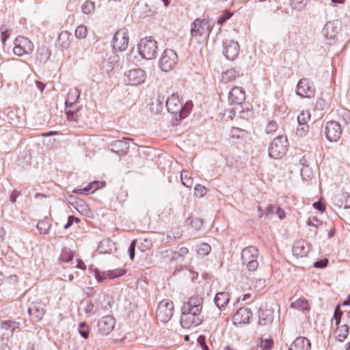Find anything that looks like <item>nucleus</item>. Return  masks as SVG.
<instances>
[{
    "label": "nucleus",
    "instance_id": "obj_7",
    "mask_svg": "<svg viewBox=\"0 0 350 350\" xmlns=\"http://www.w3.org/2000/svg\"><path fill=\"white\" fill-rule=\"evenodd\" d=\"M288 142L287 138L282 135L276 137L269 144L268 152L270 157L278 159L287 152Z\"/></svg>",
    "mask_w": 350,
    "mask_h": 350
},
{
    "label": "nucleus",
    "instance_id": "obj_27",
    "mask_svg": "<svg viewBox=\"0 0 350 350\" xmlns=\"http://www.w3.org/2000/svg\"><path fill=\"white\" fill-rule=\"evenodd\" d=\"M51 51L46 45H42L38 49L36 53V61L39 64H45L51 57Z\"/></svg>",
    "mask_w": 350,
    "mask_h": 350
},
{
    "label": "nucleus",
    "instance_id": "obj_53",
    "mask_svg": "<svg viewBox=\"0 0 350 350\" xmlns=\"http://www.w3.org/2000/svg\"><path fill=\"white\" fill-rule=\"evenodd\" d=\"M291 5L293 9L300 10L305 6L304 0H291Z\"/></svg>",
    "mask_w": 350,
    "mask_h": 350
},
{
    "label": "nucleus",
    "instance_id": "obj_6",
    "mask_svg": "<svg viewBox=\"0 0 350 350\" xmlns=\"http://www.w3.org/2000/svg\"><path fill=\"white\" fill-rule=\"evenodd\" d=\"M211 31L208 21L205 19L197 18L195 20L191 29V35L198 42L204 40Z\"/></svg>",
    "mask_w": 350,
    "mask_h": 350
},
{
    "label": "nucleus",
    "instance_id": "obj_47",
    "mask_svg": "<svg viewBox=\"0 0 350 350\" xmlns=\"http://www.w3.org/2000/svg\"><path fill=\"white\" fill-rule=\"evenodd\" d=\"M310 119V113L309 111H302L297 117V122L299 124H307V122Z\"/></svg>",
    "mask_w": 350,
    "mask_h": 350
},
{
    "label": "nucleus",
    "instance_id": "obj_43",
    "mask_svg": "<svg viewBox=\"0 0 350 350\" xmlns=\"http://www.w3.org/2000/svg\"><path fill=\"white\" fill-rule=\"evenodd\" d=\"M94 3L91 1H86L81 7L82 12L84 14H88L94 10Z\"/></svg>",
    "mask_w": 350,
    "mask_h": 350
},
{
    "label": "nucleus",
    "instance_id": "obj_41",
    "mask_svg": "<svg viewBox=\"0 0 350 350\" xmlns=\"http://www.w3.org/2000/svg\"><path fill=\"white\" fill-rule=\"evenodd\" d=\"M313 172L309 167H302L301 169V176L303 180L307 181L313 177Z\"/></svg>",
    "mask_w": 350,
    "mask_h": 350
},
{
    "label": "nucleus",
    "instance_id": "obj_49",
    "mask_svg": "<svg viewBox=\"0 0 350 350\" xmlns=\"http://www.w3.org/2000/svg\"><path fill=\"white\" fill-rule=\"evenodd\" d=\"M343 314V312L340 309V306L338 305L334 310V319L335 320V325L338 326L341 321V317Z\"/></svg>",
    "mask_w": 350,
    "mask_h": 350
},
{
    "label": "nucleus",
    "instance_id": "obj_19",
    "mask_svg": "<svg viewBox=\"0 0 350 350\" xmlns=\"http://www.w3.org/2000/svg\"><path fill=\"white\" fill-rule=\"evenodd\" d=\"M332 202L335 206L345 209L350 208V194L342 191L336 194L332 198Z\"/></svg>",
    "mask_w": 350,
    "mask_h": 350
},
{
    "label": "nucleus",
    "instance_id": "obj_38",
    "mask_svg": "<svg viewBox=\"0 0 350 350\" xmlns=\"http://www.w3.org/2000/svg\"><path fill=\"white\" fill-rule=\"evenodd\" d=\"M237 71L234 68H230L223 72L221 76L222 81L228 83L234 80L237 77Z\"/></svg>",
    "mask_w": 350,
    "mask_h": 350
},
{
    "label": "nucleus",
    "instance_id": "obj_32",
    "mask_svg": "<svg viewBox=\"0 0 350 350\" xmlns=\"http://www.w3.org/2000/svg\"><path fill=\"white\" fill-rule=\"evenodd\" d=\"M291 308L301 310L303 312H308L310 310L308 300L304 298H299L292 302Z\"/></svg>",
    "mask_w": 350,
    "mask_h": 350
},
{
    "label": "nucleus",
    "instance_id": "obj_33",
    "mask_svg": "<svg viewBox=\"0 0 350 350\" xmlns=\"http://www.w3.org/2000/svg\"><path fill=\"white\" fill-rule=\"evenodd\" d=\"M118 62V57L117 55H113L103 62L102 70L107 73L110 72L114 69Z\"/></svg>",
    "mask_w": 350,
    "mask_h": 350
},
{
    "label": "nucleus",
    "instance_id": "obj_59",
    "mask_svg": "<svg viewBox=\"0 0 350 350\" xmlns=\"http://www.w3.org/2000/svg\"><path fill=\"white\" fill-rule=\"evenodd\" d=\"M328 259L323 258L314 262V267L317 269H323L327 266Z\"/></svg>",
    "mask_w": 350,
    "mask_h": 350
},
{
    "label": "nucleus",
    "instance_id": "obj_37",
    "mask_svg": "<svg viewBox=\"0 0 350 350\" xmlns=\"http://www.w3.org/2000/svg\"><path fill=\"white\" fill-rule=\"evenodd\" d=\"M51 226V224H50L49 219H45L44 220L40 221L38 223L36 228L40 234H46L49 232Z\"/></svg>",
    "mask_w": 350,
    "mask_h": 350
},
{
    "label": "nucleus",
    "instance_id": "obj_57",
    "mask_svg": "<svg viewBox=\"0 0 350 350\" xmlns=\"http://www.w3.org/2000/svg\"><path fill=\"white\" fill-rule=\"evenodd\" d=\"M79 221L80 219L78 217H75L74 215H70L68 216L67 222L64 225V229L67 230L73 224L74 222L79 223Z\"/></svg>",
    "mask_w": 350,
    "mask_h": 350
},
{
    "label": "nucleus",
    "instance_id": "obj_16",
    "mask_svg": "<svg viewBox=\"0 0 350 350\" xmlns=\"http://www.w3.org/2000/svg\"><path fill=\"white\" fill-rule=\"evenodd\" d=\"M94 276L98 282H103L107 279H113L124 274L122 269H115L108 271H100L98 269L94 270Z\"/></svg>",
    "mask_w": 350,
    "mask_h": 350
},
{
    "label": "nucleus",
    "instance_id": "obj_4",
    "mask_svg": "<svg viewBox=\"0 0 350 350\" xmlns=\"http://www.w3.org/2000/svg\"><path fill=\"white\" fill-rule=\"evenodd\" d=\"M139 55L148 60L154 59L157 55L158 43L152 37L142 38L137 44Z\"/></svg>",
    "mask_w": 350,
    "mask_h": 350
},
{
    "label": "nucleus",
    "instance_id": "obj_18",
    "mask_svg": "<svg viewBox=\"0 0 350 350\" xmlns=\"http://www.w3.org/2000/svg\"><path fill=\"white\" fill-rule=\"evenodd\" d=\"M234 324H246L250 322L252 318V312L250 308H241L233 315Z\"/></svg>",
    "mask_w": 350,
    "mask_h": 350
},
{
    "label": "nucleus",
    "instance_id": "obj_9",
    "mask_svg": "<svg viewBox=\"0 0 350 350\" xmlns=\"http://www.w3.org/2000/svg\"><path fill=\"white\" fill-rule=\"evenodd\" d=\"M178 61L176 53L172 49H165L160 57L159 67L163 72L174 69Z\"/></svg>",
    "mask_w": 350,
    "mask_h": 350
},
{
    "label": "nucleus",
    "instance_id": "obj_22",
    "mask_svg": "<svg viewBox=\"0 0 350 350\" xmlns=\"http://www.w3.org/2000/svg\"><path fill=\"white\" fill-rule=\"evenodd\" d=\"M274 319V310L273 308H261L259 312V322L260 325L271 324Z\"/></svg>",
    "mask_w": 350,
    "mask_h": 350
},
{
    "label": "nucleus",
    "instance_id": "obj_45",
    "mask_svg": "<svg viewBox=\"0 0 350 350\" xmlns=\"http://www.w3.org/2000/svg\"><path fill=\"white\" fill-rule=\"evenodd\" d=\"M211 251V247L208 243H202L200 249L198 250V254L200 256H204L208 255Z\"/></svg>",
    "mask_w": 350,
    "mask_h": 350
},
{
    "label": "nucleus",
    "instance_id": "obj_21",
    "mask_svg": "<svg viewBox=\"0 0 350 350\" xmlns=\"http://www.w3.org/2000/svg\"><path fill=\"white\" fill-rule=\"evenodd\" d=\"M72 40V33L68 31H63L59 33L58 36V38L56 41V46L62 51L68 49L71 44Z\"/></svg>",
    "mask_w": 350,
    "mask_h": 350
},
{
    "label": "nucleus",
    "instance_id": "obj_14",
    "mask_svg": "<svg viewBox=\"0 0 350 350\" xmlns=\"http://www.w3.org/2000/svg\"><path fill=\"white\" fill-rule=\"evenodd\" d=\"M33 44L29 39L25 37H18L15 40V46L13 51L15 55L21 56L25 53H29L33 51Z\"/></svg>",
    "mask_w": 350,
    "mask_h": 350
},
{
    "label": "nucleus",
    "instance_id": "obj_46",
    "mask_svg": "<svg viewBox=\"0 0 350 350\" xmlns=\"http://www.w3.org/2000/svg\"><path fill=\"white\" fill-rule=\"evenodd\" d=\"M206 188L200 184H197L194 188V195L199 198H202L206 193Z\"/></svg>",
    "mask_w": 350,
    "mask_h": 350
},
{
    "label": "nucleus",
    "instance_id": "obj_10",
    "mask_svg": "<svg viewBox=\"0 0 350 350\" xmlns=\"http://www.w3.org/2000/svg\"><path fill=\"white\" fill-rule=\"evenodd\" d=\"M129 42V36L128 29L121 28L116 32L113 36L112 47L117 51H124L127 49Z\"/></svg>",
    "mask_w": 350,
    "mask_h": 350
},
{
    "label": "nucleus",
    "instance_id": "obj_8",
    "mask_svg": "<svg viewBox=\"0 0 350 350\" xmlns=\"http://www.w3.org/2000/svg\"><path fill=\"white\" fill-rule=\"evenodd\" d=\"M174 311V304L172 301L163 299L159 302L157 310V319L162 323L168 322Z\"/></svg>",
    "mask_w": 350,
    "mask_h": 350
},
{
    "label": "nucleus",
    "instance_id": "obj_2",
    "mask_svg": "<svg viewBox=\"0 0 350 350\" xmlns=\"http://www.w3.org/2000/svg\"><path fill=\"white\" fill-rule=\"evenodd\" d=\"M167 111L174 116L176 121L185 118L191 111L193 103L187 100L184 105L181 103L178 95L173 94L165 100Z\"/></svg>",
    "mask_w": 350,
    "mask_h": 350
},
{
    "label": "nucleus",
    "instance_id": "obj_56",
    "mask_svg": "<svg viewBox=\"0 0 350 350\" xmlns=\"http://www.w3.org/2000/svg\"><path fill=\"white\" fill-rule=\"evenodd\" d=\"M102 185H103V183L102 182L93 181V182L90 183L87 185V187L88 188L90 192H94L96 189H98V188L101 187Z\"/></svg>",
    "mask_w": 350,
    "mask_h": 350
},
{
    "label": "nucleus",
    "instance_id": "obj_23",
    "mask_svg": "<svg viewBox=\"0 0 350 350\" xmlns=\"http://www.w3.org/2000/svg\"><path fill=\"white\" fill-rule=\"evenodd\" d=\"M310 341L306 337H297L290 345L288 350H310Z\"/></svg>",
    "mask_w": 350,
    "mask_h": 350
},
{
    "label": "nucleus",
    "instance_id": "obj_31",
    "mask_svg": "<svg viewBox=\"0 0 350 350\" xmlns=\"http://www.w3.org/2000/svg\"><path fill=\"white\" fill-rule=\"evenodd\" d=\"M275 206L273 204L268 205L265 209L260 206H258V216L260 219H269L272 218L275 213Z\"/></svg>",
    "mask_w": 350,
    "mask_h": 350
},
{
    "label": "nucleus",
    "instance_id": "obj_34",
    "mask_svg": "<svg viewBox=\"0 0 350 350\" xmlns=\"http://www.w3.org/2000/svg\"><path fill=\"white\" fill-rule=\"evenodd\" d=\"M114 247L113 243L109 239L102 240L98 247V250L101 254L111 253Z\"/></svg>",
    "mask_w": 350,
    "mask_h": 350
},
{
    "label": "nucleus",
    "instance_id": "obj_17",
    "mask_svg": "<svg viewBox=\"0 0 350 350\" xmlns=\"http://www.w3.org/2000/svg\"><path fill=\"white\" fill-rule=\"evenodd\" d=\"M224 55L231 61L234 60L239 54V45L237 42L232 40L226 41L224 43Z\"/></svg>",
    "mask_w": 350,
    "mask_h": 350
},
{
    "label": "nucleus",
    "instance_id": "obj_3",
    "mask_svg": "<svg viewBox=\"0 0 350 350\" xmlns=\"http://www.w3.org/2000/svg\"><path fill=\"white\" fill-rule=\"evenodd\" d=\"M79 97V89H70L67 94V99L65 101L66 113L68 119L76 122L79 120V112L81 109V107H75Z\"/></svg>",
    "mask_w": 350,
    "mask_h": 350
},
{
    "label": "nucleus",
    "instance_id": "obj_24",
    "mask_svg": "<svg viewBox=\"0 0 350 350\" xmlns=\"http://www.w3.org/2000/svg\"><path fill=\"white\" fill-rule=\"evenodd\" d=\"M310 251L309 245L304 241L296 242L293 247V254L297 257L306 256Z\"/></svg>",
    "mask_w": 350,
    "mask_h": 350
},
{
    "label": "nucleus",
    "instance_id": "obj_15",
    "mask_svg": "<svg viewBox=\"0 0 350 350\" xmlns=\"http://www.w3.org/2000/svg\"><path fill=\"white\" fill-rule=\"evenodd\" d=\"M115 324V319L112 316L107 315L98 321L97 327L101 334L108 335L114 329Z\"/></svg>",
    "mask_w": 350,
    "mask_h": 350
},
{
    "label": "nucleus",
    "instance_id": "obj_28",
    "mask_svg": "<svg viewBox=\"0 0 350 350\" xmlns=\"http://www.w3.org/2000/svg\"><path fill=\"white\" fill-rule=\"evenodd\" d=\"M230 301V295L227 292L217 293L214 298V302L220 310L226 308Z\"/></svg>",
    "mask_w": 350,
    "mask_h": 350
},
{
    "label": "nucleus",
    "instance_id": "obj_29",
    "mask_svg": "<svg viewBox=\"0 0 350 350\" xmlns=\"http://www.w3.org/2000/svg\"><path fill=\"white\" fill-rule=\"evenodd\" d=\"M21 325L19 322H16L15 321L8 319L1 321L0 323V328L11 334L13 335L14 332L18 329Z\"/></svg>",
    "mask_w": 350,
    "mask_h": 350
},
{
    "label": "nucleus",
    "instance_id": "obj_44",
    "mask_svg": "<svg viewBox=\"0 0 350 350\" xmlns=\"http://www.w3.org/2000/svg\"><path fill=\"white\" fill-rule=\"evenodd\" d=\"M88 34V29L85 25H79L75 30V36L79 39H83L86 37Z\"/></svg>",
    "mask_w": 350,
    "mask_h": 350
},
{
    "label": "nucleus",
    "instance_id": "obj_20",
    "mask_svg": "<svg viewBox=\"0 0 350 350\" xmlns=\"http://www.w3.org/2000/svg\"><path fill=\"white\" fill-rule=\"evenodd\" d=\"M245 100V92L243 89H230L228 92V102L231 105H241Z\"/></svg>",
    "mask_w": 350,
    "mask_h": 350
},
{
    "label": "nucleus",
    "instance_id": "obj_40",
    "mask_svg": "<svg viewBox=\"0 0 350 350\" xmlns=\"http://www.w3.org/2000/svg\"><path fill=\"white\" fill-rule=\"evenodd\" d=\"M72 258L73 254L72 251L68 248L64 249L60 256V259L62 260V261L68 262L71 261Z\"/></svg>",
    "mask_w": 350,
    "mask_h": 350
},
{
    "label": "nucleus",
    "instance_id": "obj_48",
    "mask_svg": "<svg viewBox=\"0 0 350 350\" xmlns=\"http://www.w3.org/2000/svg\"><path fill=\"white\" fill-rule=\"evenodd\" d=\"M278 129V124L274 120H269L265 127V132L267 134L273 133Z\"/></svg>",
    "mask_w": 350,
    "mask_h": 350
},
{
    "label": "nucleus",
    "instance_id": "obj_64",
    "mask_svg": "<svg viewBox=\"0 0 350 350\" xmlns=\"http://www.w3.org/2000/svg\"><path fill=\"white\" fill-rule=\"evenodd\" d=\"M84 293L88 297H92V296L95 295L96 291L93 287H87L84 289Z\"/></svg>",
    "mask_w": 350,
    "mask_h": 350
},
{
    "label": "nucleus",
    "instance_id": "obj_61",
    "mask_svg": "<svg viewBox=\"0 0 350 350\" xmlns=\"http://www.w3.org/2000/svg\"><path fill=\"white\" fill-rule=\"evenodd\" d=\"M94 304L91 299L87 301L86 306L84 308V312L86 314L94 312Z\"/></svg>",
    "mask_w": 350,
    "mask_h": 350
},
{
    "label": "nucleus",
    "instance_id": "obj_55",
    "mask_svg": "<svg viewBox=\"0 0 350 350\" xmlns=\"http://www.w3.org/2000/svg\"><path fill=\"white\" fill-rule=\"evenodd\" d=\"M197 342L202 350H210L206 342V337L204 335H200L198 338Z\"/></svg>",
    "mask_w": 350,
    "mask_h": 350
},
{
    "label": "nucleus",
    "instance_id": "obj_42",
    "mask_svg": "<svg viewBox=\"0 0 350 350\" xmlns=\"http://www.w3.org/2000/svg\"><path fill=\"white\" fill-rule=\"evenodd\" d=\"M89 327L85 322H81L79 325V333L85 339L89 336Z\"/></svg>",
    "mask_w": 350,
    "mask_h": 350
},
{
    "label": "nucleus",
    "instance_id": "obj_50",
    "mask_svg": "<svg viewBox=\"0 0 350 350\" xmlns=\"http://www.w3.org/2000/svg\"><path fill=\"white\" fill-rule=\"evenodd\" d=\"M233 15L232 12H230L228 10H226L223 12V14L218 18L217 23L219 25H223L227 20L230 18V17Z\"/></svg>",
    "mask_w": 350,
    "mask_h": 350
},
{
    "label": "nucleus",
    "instance_id": "obj_12",
    "mask_svg": "<svg viewBox=\"0 0 350 350\" xmlns=\"http://www.w3.org/2000/svg\"><path fill=\"white\" fill-rule=\"evenodd\" d=\"M325 135L329 142H338L342 135L341 125L334 120L327 122L325 126Z\"/></svg>",
    "mask_w": 350,
    "mask_h": 350
},
{
    "label": "nucleus",
    "instance_id": "obj_30",
    "mask_svg": "<svg viewBox=\"0 0 350 350\" xmlns=\"http://www.w3.org/2000/svg\"><path fill=\"white\" fill-rule=\"evenodd\" d=\"M248 132L238 127H232L229 132V137L237 142H241L247 138Z\"/></svg>",
    "mask_w": 350,
    "mask_h": 350
},
{
    "label": "nucleus",
    "instance_id": "obj_25",
    "mask_svg": "<svg viewBox=\"0 0 350 350\" xmlns=\"http://www.w3.org/2000/svg\"><path fill=\"white\" fill-rule=\"evenodd\" d=\"M338 31V24L334 21L327 22L323 29L324 36L328 39L335 38Z\"/></svg>",
    "mask_w": 350,
    "mask_h": 350
},
{
    "label": "nucleus",
    "instance_id": "obj_11",
    "mask_svg": "<svg viewBox=\"0 0 350 350\" xmlns=\"http://www.w3.org/2000/svg\"><path fill=\"white\" fill-rule=\"evenodd\" d=\"M45 306V304L40 299L30 304L28 314L33 323H38L42 319L46 312Z\"/></svg>",
    "mask_w": 350,
    "mask_h": 350
},
{
    "label": "nucleus",
    "instance_id": "obj_39",
    "mask_svg": "<svg viewBox=\"0 0 350 350\" xmlns=\"http://www.w3.org/2000/svg\"><path fill=\"white\" fill-rule=\"evenodd\" d=\"M295 92L301 98H311L315 94L314 89H296Z\"/></svg>",
    "mask_w": 350,
    "mask_h": 350
},
{
    "label": "nucleus",
    "instance_id": "obj_52",
    "mask_svg": "<svg viewBox=\"0 0 350 350\" xmlns=\"http://www.w3.org/2000/svg\"><path fill=\"white\" fill-rule=\"evenodd\" d=\"M309 126L307 124H299L297 129V134L299 136H304L308 132Z\"/></svg>",
    "mask_w": 350,
    "mask_h": 350
},
{
    "label": "nucleus",
    "instance_id": "obj_35",
    "mask_svg": "<svg viewBox=\"0 0 350 350\" xmlns=\"http://www.w3.org/2000/svg\"><path fill=\"white\" fill-rule=\"evenodd\" d=\"M349 333V327L347 324L338 327L334 332L336 338L340 342H343L347 338Z\"/></svg>",
    "mask_w": 350,
    "mask_h": 350
},
{
    "label": "nucleus",
    "instance_id": "obj_36",
    "mask_svg": "<svg viewBox=\"0 0 350 350\" xmlns=\"http://www.w3.org/2000/svg\"><path fill=\"white\" fill-rule=\"evenodd\" d=\"M165 100V97L159 95L155 100L150 104V110L155 113L159 114L163 109V103Z\"/></svg>",
    "mask_w": 350,
    "mask_h": 350
},
{
    "label": "nucleus",
    "instance_id": "obj_1",
    "mask_svg": "<svg viewBox=\"0 0 350 350\" xmlns=\"http://www.w3.org/2000/svg\"><path fill=\"white\" fill-rule=\"evenodd\" d=\"M204 299L198 295L191 297L181 308L180 324L185 329L197 327L202 324V310Z\"/></svg>",
    "mask_w": 350,
    "mask_h": 350
},
{
    "label": "nucleus",
    "instance_id": "obj_13",
    "mask_svg": "<svg viewBox=\"0 0 350 350\" xmlns=\"http://www.w3.org/2000/svg\"><path fill=\"white\" fill-rule=\"evenodd\" d=\"M146 80V74L144 70L139 68L131 70L126 75L125 82L131 86L142 85Z\"/></svg>",
    "mask_w": 350,
    "mask_h": 350
},
{
    "label": "nucleus",
    "instance_id": "obj_5",
    "mask_svg": "<svg viewBox=\"0 0 350 350\" xmlns=\"http://www.w3.org/2000/svg\"><path fill=\"white\" fill-rule=\"evenodd\" d=\"M259 252L257 247L253 245L243 248L241 254V260L243 265H245L249 271H254L258 267L257 260Z\"/></svg>",
    "mask_w": 350,
    "mask_h": 350
},
{
    "label": "nucleus",
    "instance_id": "obj_26",
    "mask_svg": "<svg viewBox=\"0 0 350 350\" xmlns=\"http://www.w3.org/2000/svg\"><path fill=\"white\" fill-rule=\"evenodd\" d=\"M112 152L122 155L127 153L129 149V144L126 140H115L111 143Z\"/></svg>",
    "mask_w": 350,
    "mask_h": 350
},
{
    "label": "nucleus",
    "instance_id": "obj_62",
    "mask_svg": "<svg viewBox=\"0 0 350 350\" xmlns=\"http://www.w3.org/2000/svg\"><path fill=\"white\" fill-rule=\"evenodd\" d=\"M313 206L315 209L319 210L321 213L325 211V206L321 200L314 202Z\"/></svg>",
    "mask_w": 350,
    "mask_h": 350
},
{
    "label": "nucleus",
    "instance_id": "obj_51",
    "mask_svg": "<svg viewBox=\"0 0 350 350\" xmlns=\"http://www.w3.org/2000/svg\"><path fill=\"white\" fill-rule=\"evenodd\" d=\"M273 341L272 339H265L261 341L260 348L262 350H271L273 348Z\"/></svg>",
    "mask_w": 350,
    "mask_h": 350
},
{
    "label": "nucleus",
    "instance_id": "obj_58",
    "mask_svg": "<svg viewBox=\"0 0 350 350\" xmlns=\"http://www.w3.org/2000/svg\"><path fill=\"white\" fill-rule=\"evenodd\" d=\"M322 224V221L317 219L316 217H314L312 218H310L307 221V225L310 226H313L316 228H317L319 226Z\"/></svg>",
    "mask_w": 350,
    "mask_h": 350
},
{
    "label": "nucleus",
    "instance_id": "obj_63",
    "mask_svg": "<svg viewBox=\"0 0 350 350\" xmlns=\"http://www.w3.org/2000/svg\"><path fill=\"white\" fill-rule=\"evenodd\" d=\"M275 214H276L278 215V218L280 220L284 219L286 217L285 211L282 208H280L279 206L275 207Z\"/></svg>",
    "mask_w": 350,
    "mask_h": 350
},
{
    "label": "nucleus",
    "instance_id": "obj_60",
    "mask_svg": "<svg viewBox=\"0 0 350 350\" xmlns=\"http://www.w3.org/2000/svg\"><path fill=\"white\" fill-rule=\"evenodd\" d=\"M182 183L187 187H191L193 184V180L190 177H187V175H183V173L180 176Z\"/></svg>",
    "mask_w": 350,
    "mask_h": 350
},
{
    "label": "nucleus",
    "instance_id": "obj_54",
    "mask_svg": "<svg viewBox=\"0 0 350 350\" xmlns=\"http://www.w3.org/2000/svg\"><path fill=\"white\" fill-rule=\"evenodd\" d=\"M137 244V240H133L130 244V246L128 249V253L129 255V258L131 260H133L135 258V246Z\"/></svg>",
    "mask_w": 350,
    "mask_h": 350
}]
</instances>
